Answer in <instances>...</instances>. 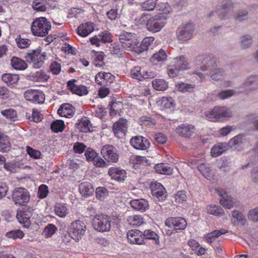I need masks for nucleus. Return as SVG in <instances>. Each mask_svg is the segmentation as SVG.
I'll list each match as a JSON object with an SVG mask.
<instances>
[{"label": "nucleus", "mask_w": 258, "mask_h": 258, "mask_svg": "<svg viewBox=\"0 0 258 258\" xmlns=\"http://www.w3.org/2000/svg\"><path fill=\"white\" fill-rule=\"evenodd\" d=\"M196 64L201 65V69L203 71H209V76L215 81L222 79L225 72L222 69L217 68L216 62L212 59V56L208 54H202L196 58Z\"/></svg>", "instance_id": "obj_1"}, {"label": "nucleus", "mask_w": 258, "mask_h": 258, "mask_svg": "<svg viewBox=\"0 0 258 258\" xmlns=\"http://www.w3.org/2000/svg\"><path fill=\"white\" fill-rule=\"evenodd\" d=\"M51 28L50 22L45 17L37 18L33 21L31 26L32 34L38 37L47 36Z\"/></svg>", "instance_id": "obj_2"}, {"label": "nucleus", "mask_w": 258, "mask_h": 258, "mask_svg": "<svg viewBox=\"0 0 258 258\" xmlns=\"http://www.w3.org/2000/svg\"><path fill=\"white\" fill-rule=\"evenodd\" d=\"M119 40L126 50L139 53L142 52L141 48L137 50L139 42L135 38L134 33L124 31L120 34Z\"/></svg>", "instance_id": "obj_3"}, {"label": "nucleus", "mask_w": 258, "mask_h": 258, "mask_svg": "<svg viewBox=\"0 0 258 258\" xmlns=\"http://www.w3.org/2000/svg\"><path fill=\"white\" fill-rule=\"evenodd\" d=\"M207 119L211 121H222L232 115L230 109L225 106H216L212 110L205 113Z\"/></svg>", "instance_id": "obj_4"}, {"label": "nucleus", "mask_w": 258, "mask_h": 258, "mask_svg": "<svg viewBox=\"0 0 258 258\" xmlns=\"http://www.w3.org/2000/svg\"><path fill=\"white\" fill-rule=\"evenodd\" d=\"M166 17L163 14L150 15L149 21L147 24V30L152 32L160 31L166 23Z\"/></svg>", "instance_id": "obj_5"}, {"label": "nucleus", "mask_w": 258, "mask_h": 258, "mask_svg": "<svg viewBox=\"0 0 258 258\" xmlns=\"http://www.w3.org/2000/svg\"><path fill=\"white\" fill-rule=\"evenodd\" d=\"M30 198L29 191L23 187L16 188L12 194V199L16 205L25 206L29 201Z\"/></svg>", "instance_id": "obj_6"}, {"label": "nucleus", "mask_w": 258, "mask_h": 258, "mask_svg": "<svg viewBox=\"0 0 258 258\" xmlns=\"http://www.w3.org/2000/svg\"><path fill=\"white\" fill-rule=\"evenodd\" d=\"M111 219L107 216H98L92 222L94 228L99 232L109 231L111 228Z\"/></svg>", "instance_id": "obj_7"}, {"label": "nucleus", "mask_w": 258, "mask_h": 258, "mask_svg": "<svg viewBox=\"0 0 258 258\" xmlns=\"http://www.w3.org/2000/svg\"><path fill=\"white\" fill-rule=\"evenodd\" d=\"M195 28L191 23L179 26L176 32L177 37L179 41L185 42L190 39L193 35Z\"/></svg>", "instance_id": "obj_8"}, {"label": "nucleus", "mask_w": 258, "mask_h": 258, "mask_svg": "<svg viewBox=\"0 0 258 258\" xmlns=\"http://www.w3.org/2000/svg\"><path fill=\"white\" fill-rule=\"evenodd\" d=\"M220 7L216 11L219 18L221 20L229 19L233 12L232 2L230 0L223 1Z\"/></svg>", "instance_id": "obj_9"}, {"label": "nucleus", "mask_w": 258, "mask_h": 258, "mask_svg": "<svg viewBox=\"0 0 258 258\" xmlns=\"http://www.w3.org/2000/svg\"><path fill=\"white\" fill-rule=\"evenodd\" d=\"M152 195L154 199L158 202H162L167 198V192L164 187L158 182H152L150 186Z\"/></svg>", "instance_id": "obj_10"}, {"label": "nucleus", "mask_w": 258, "mask_h": 258, "mask_svg": "<svg viewBox=\"0 0 258 258\" xmlns=\"http://www.w3.org/2000/svg\"><path fill=\"white\" fill-rule=\"evenodd\" d=\"M229 148L237 151H241L249 146V142L243 135H238L230 140Z\"/></svg>", "instance_id": "obj_11"}, {"label": "nucleus", "mask_w": 258, "mask_h": 258, "mask_svg": "<svg viewBox=\"0 0 258 258\" xmlns=\"http://www.w3.org/2000/svg\"><path fill=\"white\" fill-rule=\"evenodd\" d=\"M86 230V226L82 221L77 220L73 222L70 228V232L72 234L73 239L76 241H79L84 235Z\"/></svg>", "instance_id": "obj_12"}, {"label": "nucleus", "mask_w": 258, "mask_h": 258, "mask_svg": "<svg viewBox=\"0 0 258 258\" xmlns=\"http://www.w3.org/2000/svg\"><path fill=\"white\" fill-rule=\"evenodd\" d=\"M24 95L27 101L34 103L42 104L44 102L45 95L42 91L38 90H28Z\"/></svg>", "instance_id": "obj_13"}, {"label": "nucleus", "mask_w": 258, "mask_h": 258, "mask_svg": "<svg viewBox=\"0 0 258 258\" xmlns=\"http://www.w3.org/2000/svg\"><path fill=\"white\" fill-rule=\"evenodd\" d=\"M46 55L45 52H41L39 51L34 50L28 54L26 57L27 60L33 63V67L39 69L42 67Z\"/></svg>", "instance_id": "obj_14"}, {"label": "nucleus", "mask_w": 258, "mask_h": 258, "mask_svg": "<svg viewBox=\"0 0 258 258\" xmlns=\"http://www.w3.org/2000/svg\"><path fill=\"white\" fill-rule=\"evenodd\" d=\"M165 225L173 230L184 229L187 225L186 220L181 217H169L166 219Z\"/></svg>", "instance_id": "obj_15"}, {"label": "nucleus", "mask_w": 258, "mask_h": 258, "mask_svg": "<svg viewBox=\"0 0 258 258\" xmlns=\"http://www.w3.org/2000/svg\"><path fill=\"white\" fill-rule=\"evenodd\" d=\"M132 146L137 150H146L149 148L151 144L148 139L142 136H136L130 140Z\"/></svg>", "instance_id": "obj_16"}, {"label": "nucleus", "mask_w": 258, "mask_h": 258, "mask_svg": "<svg viewBox=\"0 0 258 258\" xmlns=\"http://www.w3.org/2000/svg\"><path fill=\"white\" fill-rule=\"evenodd\" d=\"M127 129V120L123 118H119L118 121L113 123L112 126V130L115 136L119 138L125 135Z\"/></svg>", "instance_id": "obj_17"}, {"label": "nucleus", "mask_w": 258, "mask_h": 258, "mask_svg": "<svg viewBox=\"0 0 258 258\" xmlns=\"http://www.w3.org/2000/svg\"><path fill=\"white\" fill-rule=\"evenodd\" d=\"M68 88L73 93L79 96H83L88 94V90L87 87L78 84L77 80L72 79L68 82Z\"/></svg>", "instance_id": "obj_18"}, {"label": "nucleus", "mask_w": 258, "mask_h": 258, "mask_svg": "<svg viewBox=\"0 0 258 258\" xmlns=\"http://www.w3.org/2000/svg\"><path fill=\"white\" fill-rule=\"evenodd\" d=\"M101 153L107 161H115L118 160V154L116 149L112 145H106L103 146Z\"/></svg>", "instance_id": "obj_19"}, {"label": "nucleus", "mask_w": 258, "mask_h": 258, "mask_svg": "<svg viewBox=\"0 0 258 258\" xmlns=\"http://www.w3.org/2000/svg\"><path fill=\"white\" fill-rule=\"evenodd\" d=\"M195 126L188 123H182L178 125L175 129L176 134L185 138L191 137L195 134Z\"/></svg>", "instance_id": "obj_20"}, {"label": "nucleus", "mask_w": 258, "mask_h": 258, "mask_svg": "<svg viewBox=\"0 0 258 258\" xmlns=\"http://www.w3.org/2000/svg\"><path fill=\"white\" fill-rule=\"evenodd\" d=\"M128 242L131 244L141 245L145 244L143 232L138 230H130L127 232Z\"/></svg>", "instance_id": "obj_21"}, {"label": "nucleus", "mask_w": 258, "mask_h": 258, "mask_svg": "<svg viewBox=\"0 0 258 258\" xmlns=\"http://www.w3.org/2000/svg\"><path fill=\"white\" fill-rule=\"evenodd\" d=\"M216 192L221 197L220 200V204L225 208L231 209L233 208L235 201L224 190L221 189H216Z\"/></svg>", "instance_id": "obj_22"}, {"label": "nucleus", "mask_w": 258, "mask_h": 258, "mask_svg": "<svg viewBox=\"0 0 258 258\" xmlns=\"http://www.w3.org/2000/svg\"><path fill=\"white\" fill-rule=\"evenodd\" d=\"M94 30V23L87 22L80 24L77 28V34L82 37H86L91 33Z\"/></svg>", "instance_id": "obj_23"}, {"label": "nucleus", "mask_w": 258, "mask_h": 258, "mask_svg": "<svg viewBox=\"0 0 258 258\" xmlns=\"http://www.w3.org/2000/svg\"><path fill=\"white\" fill-rule=\"evenodd\" d=\"M244 90L249 92L258 88V76H251L248 77L243 85Z\"/></svg>", "instance_id": "obj_24"}, {"label": "nucleus", "mask_w": 258, "mask_h": 258, "mask_svg": "<svg viewBox=\"0 0 258 258\" xmlns=\"http://www.w3.org/2000/svg\"><path fill=\"white\" fill-rule=\"evenodd\" d=\"M130 205L133 209L141 212H145L149 207L148 202L144 199L133 200Z\"/></svg>", "instance_id": "obj_25"}, {"label": "nucleus", "mask_w": 258, "mask_h": 258, "mask_svg": "<svg viewBox=\"0 0 258 258\" xmlns=\"http://www.w3.org/2000/svg\"><path fill=\"white\" fill-rule=\"evenodd\" d=\"M171 63L180 71L186 70L189 68V63L184 55L173 58Z\"/></svg>", "instance_id": "obj_26"}, {"label": "nucleus", "mask_w": 258, "mask_h": 258, "mask_svg": "<svg viewBox=\"0 0 258 258\" xmlns=\"http://www.w3.org/2000/svg\"><path fill=\"white\" fill-rule=\"evenodd\" d=\"M57 113L61 116L71 118L75 114L74 108L69 103L63 104L58 108Z\"/></svg>", "instance_id": "obj_27"}, {"label": "nucleus", "mask_w": 258, "mask_h": 258, "mask_svg": "<svg viewBox=\"0 0 258 258\" xmlns=\"http://www.w3.org/2000/svg\"><path fill=\"white\" fill-rule=\"evenodd\" d=\"M108 174L112 178L118 181L124 180L126 177V172L124 170H121L118 168H110L108 171Z\"/></svg>", "instance_id": "obj_28"}, {"label": "nucleus", "mask_w": 258, "mask_h": 258, "mask_svg": "<svg viewBox=\"0 0 258 258\" xmlns=\"http://www.w3.org/2000/svg\"><path fill=\"white\" fill-rule=\"evenodd\" d=\"M81 194L84 197H88L93 195L94 191L92 184L88 182L81 183L79 186Z\"/></svg>", "instance_id": "obj_29"}, {"label": "nucleus", "mask_w": 258, "mask_h": 258, "mask_svg": "<svg viewBox=\"0 0 258 258\" xmlns=\"http://www.w3.org/2000/svg\"><path fill=\"white\" fill-rule=\"evenodd\" d=\"M11 64L13 68L18 71L25 70L28 67L27 63L24 60L16 56L12 57Z\"/></svg>", "instance_id": "obj_30"}, {"label": "nucleus", "mask_w": 258, "mask_h": 258, "mask_svg": "<svg viewBox=\"0 0 258 258\" xmlns=\"http://www.w3.org/2000/svg\"><path fill=\"white\" fill-rule=\"evenodd\" d=\"M229 146L226 143H221L215 145L211 149L213 157H217L228 150Z\"/></svg>", "instance_id": "obj_31"}, {"label": "nucleus", "mask_w": 258, "mask_h": 258, "mask_svg": "<svg viewBox=\"0 0 258 258\" xmlns=\"http://www.w3.org/2000/svg\"><path fill=\"white\" fill-rule=\"evenodd\" d=\"M167 54L164 50L161 49L154 53L150 58V61L155 64L158 62L164 63L166 60Z\"/></svg>", "instance_id": "obj_32"}, {"label": "nucleus", "mask_w": 258, "mask_h": 258, "mask_svg": "<svg viewBox=\"0 0 258 258\" xmlns=\"http://www.w3.org/2000/svg\"><path fill=\"white\" fill-rule=\"evenodd\" d=\"M32 81L38 82H45L49 78V75L45 71L40 70L33 73L31 76Z\"/></svg>", "instance_id": "obj_33"}, {"label": "nucleus", "mask_w": 258, "mask_h": 258, "mask_svg": "<svg viewBox=\"0 0 258 258\" xmlns=\"http://www.w3.org/2000/svg\"><path fill=\"white\" fill-rule=\"evenodd\" d=\"M90 121L87 118H82L78 120L76 124V128L80 132L87 133L90 131Z\"/></svg>", "instance_id": "obj_34"}, {"label": "nucleus", "mask_w": 258, "mask_h": 258, "mask_svg": "<svg viewBox=\"0 0 258 258\" xmlns=\"http://www.w3.org/2000/svg\"><path fill=\"white\" fill-rule=\"evenodd\" d=\"M4 164L5 168L10 172H16L20 168H30V166L20 164L19 162H1Z\"/></svg>", "instance_id": "obj_35"}, {"label": "nucleus", "mask_w": 258, "mask_h": 258, "mask_svg": "<svg viewBox=\"0 0 258 258\" xmlns=\"http://www.w3.org/2000/svg\"><path fill=\"white\" fill-rule=\"evenodd\" d=\"M154 169L158 173L168 175L172 173L173 170L171 167L164 162L157 164L154 167Z\"/></svg>", "instance_id": "obj_36"}, {"label": "nucleus", "mask_w": 258, "mask_h": 258, "mask_svg": "<svg viewBox=\"0 0 258 258\" xmlns=\"http://www.w3.org/2000/svg\"><path fill=\"white\" fill-rule=\"evenodd\" d=\"M2 80L9 86H13L18 81L19 77L16 74H5L2 77Z\"/></svg>", "instance_id": "obj_37"}, {"label": "nucleus", "mask_w": 258, "mask_h": 258, "mask_svg": "<svg viewBox=\"0 0 258 258\" xmlns=\"http://www.w3.org/2000/svg\"><path fill=\"white\" fill-rule=\"evenodd\" d=\"M252 42V37L251 35H244L240 38L239 45L242 49H246L251 47Z\"/></svg>", "instance_id": "obj_38"}, {"label": "nucleus", "mask_w": 258, "mask_h": 258, "mask_svg": "<svg viewBox=\"0 0 258 258\" xmlns=\"http://www.w3.org/2000/svg\"><path fill=\"white\" fill-rule=\"evenodd\" d=\"M125 48L122 44H119L117 43H112L110 48L109 50L110 53L116 57H120L124 53Z\"/></svg>", "instance_id": "obj_39"}, {"label": "nucleus", "mask_w": 258, "mask_h": 258, "mask_svg": "<svg viewBox=\"0 0 258 258\" xmlns=\"http://www.w3.org/2000/svg\"><path fill=\"white\" fill-rule=\"evenodd\" d=\"M11 148V144L8 136L0 133V151L3 152L8 151Z\"/></svg>", "instance_id": "obj_40"}, {"label": "nucleus", "mask_w": 258, "mask_h": 258, "mask_svg": "<svg viewBox=\"0 0 258 258\" xmlns=\"http://www.w3.org/2000/svg\"><path fill=\"white\" fill-rule=\"evenodd\" d=\"M85 155L87 161H104L98 156V154L92 149H87Z\"/></svg>", "instance_id": "obj_41"}, {"label": "nucleus", "mask_w": 258, "mask_h": 258, "mask_svg": "<svg viewBox=\"0 0 258 258\" xmlns=\"http://www.w3.org/2000/svg\"><path fill=\"white\" fill-rule=\"evenodd\" d=\"M158 104L160 106L161 109L170 108L174 106V102L172 97H163L161 98L158 102Z\"/></svg>", "instance_id": "obj_42"}, {"label": "nucleus", "mask_w": 258, "mask_h": 258, "mask_svg": "<svg viewBox=\"0 0 258 258\" xmlns=\"http://www.w3.org/2000/svg\"><path fill=\"white\" fill-rule=\"evenodd\" d=\"M228 232V230L225 229L215 230L208 234L206 236V238L208 242L211 243L215 238H217L222 234H226Z\"/></svg>", "instance_id": "obj_43"}, {"label": "nucleus", "mask_w": 258, "mask_h": 258, "mask_svg": "<svg viewBox=\"0 0 258 258\" xmlns=\"http://www.w3.org/2000/svg\"><path fill=\"white\" fill-rule=\"evenodd\" d=\"M207 210L209 214L216 216H222L224 214V210L219 206L209 205L207 207Z\"/></svg>", "instance_id": "obj_44"}, {"label": "nucleus", "mask_w": 258, "mask_h": 258, "mask_svg": "<svg viewBox=\"0 0 258 258\" xmlns=\"http://www.w3.org/2000/svg\"><path fill=\"white\" fill-rule=\"evenodd\" d=\"M128 224L134 226H139L143 223L144 220L142 216L134 215L130 216L127 218Z\"/></svg>", "instance_id": "obj_45"}, {"label": "nucleus", "mask_w": 258, "mask_h": 258, "mask_svg": "<svg viewBox=\"0 0 258 258\" xmlns=\"http://www.w3.org/2000/svg\"><path fill=\"white\" fill-rule=\"evenodd\" d=\"M54 212L58 216L64 217L68 213V209L64 204L56 203L54 206Z\"/></svg>", "instance_id": "obj_46"}, {"label": "nucleus", "mask_w": 258, "mask_h": 258, "mask_svg": "<svg viewBox=\"0 0 258 258\" xmlns=\"http://www.w3.org/2000/svg\"><path fill=\"white\" fill-rule=\"evenodd\" d=\"M154 88L158 91H164L168 88V83L163 79H155L152 81Z\"/></svg>", "instance_id": "obj_47"}, {"label": "nucleus", "mask_w": 258, "mask_h": 258, "mask_svg": "<svg viewBox=\"0 0 258 258\" xmlns=\"http://www.w3.org/2000/svg\"><path fill=\"white\" fill-rule=\"evenodd\" d=\"M143 70L140 67L137 66L134 68L131 72V75L133 79L138 80L140 81L144 80V75Z\"/></svg>", "instance_id": "obj_48"}, {"label": "nucleus", "mask_w": 258, "mask_h": 258, "mask_svg": "<svg viewBox=\"0 0 258 258\" xmlns=\"http://www.w3.org/2000/svg\"><path fill=\"white\" fill-rule=\"evenodd\" d=\"M150 15L149 14H142L135 19L136 23L138 25L146 26L147 28V24L149 21Z\"/></svg>", "instance_id": "obj_49"}, {"label": "nucleus", "mask_w": 258, "mask_h": 258, "mask_svg": "<svg viewBox=\"0 0 258 258\" xmlns=\"http://www.w3.org/2000/svg\"><path fill=\"white\" fill-rule=\"evenodd\" d=\"M156 2V0H147L141 3L140 6L143 11H151L155 8Z\"/></svg>", "instance_id": "obj_50"}, {"label": "nucleus", "mask_w": 258, "mask_h": 258, "mask_svg": "<svg viewBox=\"0 0 258 258\" xmlns=\"http://www.w3.org/2000/svg\"><path fill=\"white\" fill-rule=\"evenodd\" d=\"M57 230V228L52 224H48L44 229L42 234L46 238L51 237Z\"/></svg>", "instance_id": "obj_51"}, {"label": "nucleus", "mask_w": 258, "mask_h": 258, "mask_svg": "<svg viewBox=\"0 0 258 258\" xmlns=\"http://www.w3.org/2000/svg\"><path fill=\"white\" fill-rule=\"evenodd\" d=\"M176 89L180 92H191L195 88V86L191 84H188L184 83H177L176 85Z\"/></svg>", "instance_id": "obj_52"}, {"label": "nucleus", "mask_w": 258, "mask_h": 258, "mask_svg": "<svg viewBox=\"0 0 258 258\" xmlns=\"http://www.w3.org/2000/svg\"><path fill=\"white\" fill-rule=\"evenodd\" d=\"M64 128V122L61 120L54 121L51 124V130L53 132H61Z\"/></svg>", "instance_id": "obj_53"}, {"label": "nucleus", "mask_w": 258, "mask_h": 258, "mask_svg": "<svg viewBox=\"0 0 258 258\" xmlns=\"http://www.w3.org/2000/svg\"><path fill=\"white\" fill-rule=\"evenodd\" d=\"M232 217L236 219L237 224L241 225H244L246 221V218L243 214L237 210H234L232 212Z\"/></svg>", "instance_id": "obj_54"}, {"label": "nucleus", "mask_w": 258, "mask_h": 258, "mask_svg": "<svg viewBox=\"0 0 258 258\" xmlns=\"http://www.w3.org/2000/svg\"><path fill=\"white\" fill-rule=\"evenodd\" d=\"M84 11L80 8H73L71 9L68 13V17L69 18H77L82 17Z\"/></svg>", "instance_id": "obj_55"}, {"label": "nucleus", "mask_w": 258, "mask_h": 258, "mask_svg": "<svg viewBox=\"0 0 258 258\" xmlns=\"http://www.w3.org/2000/svg\"><path fill=\"white\" fill-rule=\"evenodd\" d=\"M154 41L153 37H146L142 41L141 44V49L143 50H148L152 48V46Z\"/></svg>", "instance_id": "obj_56"}, {"label": "nucleus", "mask_w": 258, "mask_h": 258, "mask_svg": "<svg viewBox=\"0 0 258 258\" xmlns=\"http://www.w3.org/2000/svg\"><path fill=\"white\" fill-rule=\"evenodd\" d=\"M32 7L37 12H45L46 10L45 4L41 0H34L32 3Z\"/></svg>", "instance_id": "obj_57"}, {"label": "nucleus", "mask_w": 258, "mask_h": 258, "mask_svg": "<svg viewBox=\"0 0 258 258\" xmlns=\"http://www.w3.org/2000/svg\"><path fill=\"white\" fill-rule=\"evenodd\" d=\"M104 53L103 52H97L94 57V63L96 67H102L104 65L103 61Z\"/></svg>", "instance_id": "obj_58"}, {"label": "nucleus", "mask_w": 258, "mask_h": 258, "mask_svg": "<svg viewBox=\"0 0 258 258\" xmlns=\"http://www.w3.org/2000/svg\"><path fill=\"white\" fill-rule=\"evenodd\" d=\"M24 234L23 231L19 229L11 231L9 232H7L6 234V236L8 237L12 238L13 239H16L17 238L21 239L24 237Z\"/></svg>", "instance_id": "obj_59"}, {"label": "nucleus", "mask_w": 258, "mask_h": 258, "mask_svg": "<svg viewBox=\"0 0 258 258\" xmlns=\"http://www.w3.org/2000/svg\"><path fill=\"white\" fill-rule=\"evenodd\" d=\"M99 38L102 43L110 42L112 41V36L110 32L105 31L98 34Z\"/></svg>", "instance_id": "obj_60"}, {"label": "nucleus", "mask_w": 258, "mask_h": 258, "mask_svg": "<svg viewBox=\"0 0 258 258\" xmlns=\"http://www.w3.org/2000/svg\"><path fill=\"white\" fill-rule=\"evenodd\" d=\"M235 92L233 90L228 89L220 91L217 95V97L220 99H228L231 96H233Z\"/></svg>", "instance_id": "obj_61"}, {"label": "nucleus", "mask_w": 258, "mask_h": 258, "mask_svg": "<svg viewBox=\"0 0 258 258\" xmlns=\"http://www.w3.org/2000/svg\"><path fill=\"white\" fill-rule=\"evenodd\" d=\"M175 202L178 204H182L186 201L187 196L185 191L180 190L177 192L174 196Z\"/></svg>", "instance_id": "obj_62"}, {"label": "nucleus", "mask_w": 258, "mask_h": 258, "mask_svg": "<svg viewBox=\"0 0 258 258\" xmlns=\"http://www.w3.org/2000/svg\"><path fill=\"white\" fill-rule=\"evenodd\" d=\"M96 198L100 201H103L108 195V191L104 187H98L96 189Z\"/></svg>", "instance_id": "obj_63"}, {"label": "nucleus", "mask_w": 258, "mask_h": 258, "mask_svg": "<svg viewBox=\"0 0 258 258\" xmlns=\"http://www.w3.org/2000/svg\"><path fill=\"white\" fill-rule=\"evenodd\" d=\"M17 46L20 48H26L31 44V40L28 39L22 38L21 37L16 39Z\"/></svg>", "instance_id": "obj_64"}]
</instances>
